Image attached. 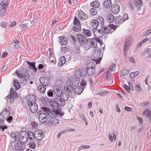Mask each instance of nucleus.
I'll list each match as a JSON object with an SVG mask.
<instances>
[{"label":"nucleus","instance_id":"37998d69","mask_svg":"<svg viewBox=\"0 0 151 151\" xmlns=\"http://www.w3.org/2000/svg\"><path fill=\"white\" fill-rule=\"evenodd\" d=\"M63 84V82L59 79L57 80L55 83L56 85L60 87H61L62 86Z\"/></svg>","mask_w":151,"mask_h":151},{"label":"nucleus","instance_id":"ddd939ff","mask_svg":"<svg viewBox=\"0 0 151 151\" xmlns=\"http://www.w3.org/2000/svg\"><path fill=\"white\" fill-rule=\"evenodd\" d=\"M111 12L114 14H117L120 11V7L118 4L113 5L111 8Z\"/></svg>","mask_w":151,"mask_h":151},{"label":"nucleus","instance_id":"052dcab7","mask_svg":"<svg viewBox=\"0 0 151 151\" xmlns=\"http://www.w3.org/2000/svg\"><path fill=\"white\" fill-rule=\"evenodd\" d=\"M98 20L99 21V22H100L101 24H103L104 23V19L103 18L101 17H98Z\"/></svg>","mask_w":151,"mask_h":151},{"label":"nucleus","instance_id":"0e129e2a","mask_svg":"<svg viewBox=\"0 0 151 151\" xmlns=\"http://www.w3.org/2000/svg\"><path fill=\"white\" fill-rule=\"evenodd\" d=\"M5 10L6 9H1L0 10V16H2L4 15Z\"/></svg>","mask_w":151,"mask_h":151},{"label":"nucleus","instance_id":"1a4fd4ad","mask_svg":"<svg viewBox=\"0 0 151 151\" xmlns=\"http://www.w3.org/2000/svg\"><path fill=\"white\" fill-rule=\"evenodd\" d=\"M34 136L37 139L40 140L44 137V133L41 130H37L34 132Z\"/></svg>","mask_w":151,"mask_h":151},{"label":"nucleus","instance_id":"7ed1b4c3","mask_svg":"<svg viewBox=\"0 0 151 151\" xmlns=\"http://www.w3.org/2000/svg\"><path fill=\"white\" fill-rule=\"evenodd\" d=\"M68 96L65 93L61 94L60 95L56 96L54 98L55 102L58 107L59 106H64L65 104V101L68 99Z\"/></svg>","mask_w":151,"mask_h":151},{"label":"nucleus","instance_id":"4be33fe9","mask_svg":"<svg viewBox=\"0 0 151 151\" xmlns=\"http://www.w3.org/2000/svg\"><path fill=\"white\" fill-rule=\"evenodd\" d=\"M26 62L28 64L29 66L30 67V69H32L33 72L35 73L37 71V70L35 66V63H30L27 61H26Z\"/></svg>","mask_w":151,"mask_h":151},{"label":"nucleus","instance_id":"6e6d98bb","mask_svg":"<svg viewBox=\"0 0 151 151\" xmlns=\"http://www.w3.org/2000/svg\"><path fill=\"white\" fill-rule=\"evenodd\" d=\"M116 65L115 64H113L110 67V69L111 70L114 71L116 69Z\"/></svg>","mask_w":151,"mask_h":151},{"label":"nucleus","instance_id":"79ce46f5","mask_svg":"<svg viewBox=\"0 0 151 151\" xmlns=\"http://www.w3.org/2000/svg\"><path fill=\"white\" fill-rule=\"evenodd\" d=\"M0 5L3 9H6L7 7L8 3H6L5 4L4 1H2Z\"/></svg>","mask_w":151,"mask_h":151},{"label":"nucleus","instance_id":"f257e3e1","mask_svg":"<svg viewBox=\"0 0 151 151\" xmlns=\"http://www.w3.org/2000/svg\"><path fill=\"white\" fill-rule=\"evenodd\" d=\"M74 41H76L79 42L81 45H84V49L87 51L90 48L93 47L94 48L97 47V41L94 38H73Z\"/></svg>","mask_w":151,"mask_h":151},{"label":"nucleus","instance_id":"c756f323","mask_svg":"<svg viewBox=\"0 0 151 151\" xmlns=\"http://www.w3.org/2000/svg\"><path fill=\"white\" fill-rule=\"evenodd\" d=\"M46 88V86H44L43 85H40L38 87V89L42 93H45Z\"/></svg>","mask_w":151,"mask_h":151},{"label":"nucleus","instance_id":"0eeeda50","mask_svg":"<svg viewBox=\"0 0 151 151\" xmlns=\"http://www.w3.org/2000/svg\"><path fill=\"white\" fill-rule=\"evenodd\" d=\"M95 63L93 62H90L88 64L86 67L88 76H91L94 74L95 72Z\"/></svg>","mask_w":151,"mask_h":151},{"label":"nucleus","instance_id":"412c9836","mask_svg":"<svg viewBox=\"0 0 151 151\" xmlns=\"http://www.w3.org/2000/svg\"><path fill=\"white\" fill-rule=\"evenodd\" d=\"M91 26L93 27V29H96L99 25V22L96 20L93 19L91 24Z\"/></svg>","mask_w":151,"mask_h":151},{"label":"nucleus","instance_id":"cd10ccee","mask_svg":"<svg viewBox=\"0 0 151 151\" xmlns=\"http://www.w3.org/2000/svg\"><path fill=\"white\" fill-rule=\"evenodd\" d=\"M100 5V2L98 1H95L91 3V6L92 7L97 8H98Z\"/></svg>","mask_w":151,"mask_h":151},{"label":"nucleus","instance_id":"a211bd4d","mask_svg":"<svg viewBox=\"0 0 151 151\" xmlns=\"http://www.w3.org/2000/svg\"><path fill=\"white\" fill-rule=\"evenodd\" d=\"M124 22V19H123V17L122 16L119 15L116 17L114 20V22L116 24L120 23H122Z\"/></svg>","mask_w":151,"mask_h":151},{"label":"nucleus","instance_id":"3c124183","mask_svg":"<svg viewBox=\"0 0 151 151\" xmlns=\"http://www.w3.org/2000/svg\"><path fill=\"white\" fill-rule=\"evenodd\" d=\"M151 33V28L148 29L143 35L144 37H146L149 34Z\"/></svg>","mask_w":151,"mask_h":151},{"label":"nucleus","instance_id":"4468645a","mask_svg":"<svg viewBox=\"0 0 151 151\" xmlns=\"http://www.w3.org/2000/svg\"><path fill=\"white\" fill-rule=\"evenodd\" d=\"M38 118L40 122L46 123L48 120V117L45 113H41L39 114Z\"/></svg>","mask_w":151,"mask_h":151},{"label":"nucleus","instance_id":"603ef678","mask_svg":"<svg viewBox=\"0 0 151 151\" xmlns=\"http://www.w3.org/2000/svg\"><path fill=\"white\" fill-rule=\"evenodd\" d=\"M109 28L111 29L115 30L116 27H118L117 26H116L113 24H110L109 26Z\"/></svg>","mask_w":151,"mask_h":151},{"label":"nucleus","instance_id":"bb28decb","mask_svg":"<svg viewBox=\"0 0 151 151\" xmlns=\"http://www.w3.org/2000/svg\"><path fill=\"white\" fill-rule=\"evenodd\" d=\"M14 85L16 90H18L21 87V85L19 82H17V79H14Z\"/></svg>","mask_w":151,"mask_h":151},{"label":"nucleus","instance_id":"8fccbe9b","mask_svg":"<svg viewBox=\"0 0 151 151\" xmlns=\"http://www.w3.org/2000/svg\"><path fill=\"white\" fill-rule=\"evenodd\" d=\"M27 136H28V138H29L30 140L32 139V137L34 136V133L32 132H29L27 134Z\"/></svg>","mask_w":151,"mask_h":151},{"label":"nucleus","instance_id":"c85d7f7f","mask_svg":"<svg viewBox=\"0 0 151 151\" xmlns=\"http://www.w3.org/2000/svg\"><path fill=\"white\" fill-rule=\"evenodd\" d=\"M49 104L50 106L54 109H58V107L55 101H51L49 102Z\"/></svg>","mask_w":151,"mask_h":151},{"label":"nucleus","instance_id":"39448f33","mask_svg":"<svg viewBox=\"0 0 151 151\" xmlns=\"http://www.w3.org/2000/svg\"><path fill=\"white\" fill-rule=\"evenodd\" d=\"M16 73L18 77L21 79V82L22 85H26L27 84V79L28 78V77L25 73H22L20 71L18 70L16 71Z\"/></svg>","mask_w":151,"mask_h":151},{"label":"nucleus","instance_id":"2eb2a0df","mask_svg":"<svg viewBox=\"0 0 151 151\" xmlns=\"http://www.w3.org/2000/svg\"><path fill=\"white\" fill-rule=\"evenodd\" d=\"M133 40L132 38H129L125 42L124 45V52L127 51L129 49V48L132 44Z\"/></svg>","mask_w":151,"mask_h":151},{"label":"nucleus","instance_id":"c9c22d12","mask_svg":"<svg viewBox=\"0 0 151 151\" xmlns=\"http://www.w3.org/2000/svg\"><path fill=\"white\" fill-rule=\"evenodd\" d=\"M76 35L77 38H85L83 37V36L82 35L80 34H76L75 32H73L72 34L70 35L71 38H75V36Z\"/></svg>","mask_w":151,"mask_h":151},{"label":"nucleus","instance_id":"09e8293b","mask_svg":"<svg viewBox=\"0 0 151 151\" xmlns=\"http://www.w3.org/2000/svg\"><path fill=\"white\" fill-rule=\"evenodd\" d=\"M31 125L32 128L34 129H37L38 127V124L35 122H32L31 123Z\"/></svg>","mask_w":151,"mask_h":151},{"label":"nucleus","instance_id":"9b49d317","mask_svg":"<svg viewBox=\"0 0 151 151\" xmlns=\"http://www.w3.org/2000/svg\"><path fill=\"white\" fill-rule=\"evenodd\" d=\"M9 115V111L7 109H4L0 114V120L4 121Z\"/></svg>","mask_w":151,"mask_h":151},{"label":"nucleus","instance_id":"bf43d9fd","mask_svg":"<svg viewBox=\"0 0 151 151\" xmlns=\"http://www.w3.org/2000/svg\"><path fill=\"white\" fill-rule=\"evenodd\" d=\"M123 19H124V22L125 21L127 20L128 19V16L127 14L125 13L123 15Z\"/></svg>","mask_w":151,"mask_h":151},{"label":"nucleus","instance_id":"de8ad7c7","mask_svg":"<svg viewBox=\"0 0 151 151\" xmlns=\"http://www.w3.org/2000/svg\"><path fill=\"white\" fill-rule=\"evenodd\" d=\"M81 29V26L76 25L73 27V29L75 32H78Z\"/></svg>","mask_w":151,"mask_h":151},{"label":"nucleus","instance_id":"6ab92c4d","mask_svg":"<svg viewBox=\"0 0 151 151\" xmlns=\"http://www.w3.org/2000/svg\"><path fill=\"white\" fill-rule=\"evenodd\" d=\"M40 81L41 83L44 86H48V79L46 77H42L40 78Z\"/></svg>","mask_w":151,"mask_h":151},{"label":"nucleus","instance_id":"aec40b11","mask_svg":"<svg viewBox=\"0 0 151 151\" xmlns=\"http://www.w3.org/2000/svg\"><path fill=\"white\" fill-rule=\"evenodd\" d=\"M104 6L106 8L110 9L112 6L111 1L110 0H106L104 3Z\"/></svg>","mask_w":151,"mask_h":151},{"label":"nucleus","instance_id":"2f4dec72","mask_svg":"<svg viewBox=\"0 0 151 151\" xmlns=\"http://www.w3.org/2000/svg\"><path fill=\"white\" fill-rule=\"evenodd\" d=\"M107 19L109 23H112L115 20L114 17L112 14H110L108 15Z\"/></svg>","mask_w":151,"mask_h":151},{"label":"nucleus","instance_id":"a878e982","mask_svg":"<svg viewBox=\"0 0 151 151\" xmlns=\"http://www.w3.org/2000/svg\"><path fill=\"white\" fill-rule=\"evenodd\" d=\"M66 62L65 59L64 57L62 56L60 59V60L58 63V66L59 67L62 66Z\"/></svg>","mask_w":151,"mask_h":151},{"label":"nucleus","instance_id":"a19ab883","mask_svg":"<svg viewBox=\"0 0 151 151\" xmlns=\"http://www.w3.org/2000/svg\"><path fill=\"white\" fill-rule=\"evenodd\" d=\"M90 12L92 16H95L97 13L96 10L94 8H91L90 10Z\"/></svg>","mask_w":151,"mask_h":151},{"label":"nucleus","instance_id":"e2e57ef3","mask_svg":"<svg viewBox=\"0 0 151 151\" xmlns=\"http://www.w3.org/2000/svg\"><path fill=\"white\" fill-rule=\"evenodd\" d=\"M90 147V146H87L86 145H83L81 146L79 148V149L81 150L82 149H88Z\"/></svg>","mask_w":151,"mask_h":151},{"label":"nucleus","instance_id":"69168bd1","mask_svg":"<svg viewBox=\"0 0 151 151\" xmlns=\"http://www.w3.org/2000/svg\"><path fill=\"white\" fill-rule=\"evenodd\" d=\"M124 87L127 91L128 92H130L129 88L128 86L126 84H124Z\"/></svg>","mask_w":151,"mask_h":151},{"label":"nucleus","instance_id":"7c9ffc66","mask_svg":"<svg viewBox=\"0 0 151 151\" xmlns=\"http://www.w3.org/2000/svg\"><path fill=\"white\" fill-rule=\"evenodd\" d=\"M83 35L86 37H89L91 35V33L90 30L83 29Z\"/></svg>","mask_w":151,"mask_h":151},{"label":"nucleus","instance_id":"13d9d810","mask_svg":"<svg viewBox=\"0 0 151 151\" xmlns=\"http://www.w3.org/2000/svg\"><path fill=\"white\" fill-rule=\"evenodd\" d=\"M11 136L13 138L16 139H18V136L17 135L16 133H14V132H12L11 133Z\"/></svg>","mask_w":151,"mask_h":151},{"label":"nucleus","instance_id":"473e14b6","mask_svg":"<svg viewBox=\"0 0 151 151\" xmlns=\"http://www.w3.org/2000/svg\"><path fill=\"white\" fill-rule=\"evenodd\" d=\"M60 88L58 86V87H56V88H54V91L56 94V96H58V95H60L61 94H64V93H61Z\"/></svg>","mask_w":151,"mask_h":151},{"label":"nucleus","instance_id":"423d86ee","mask_svg":"<svg viewBox=\"0 0 151 151\" xmlns=\"http://www.w3.org/2000/svg\"><path fill=\"white\" fill-rule=\"evenodd\" d=\"M17 92L14 90L13 88H11L10 94L6 97V99L7 101L9 99L10 103L12 104L14 101V99L17 98Z\"/></svg>","mask_w":151,"mask_h":151},{"label":"nucleus","instance_id":"5701e85b","mask_svg":"<svg viewBox=\"0 0 151 151\" xmlns=\"http://www.w3.org/2000/svg\"><path fill=\"white\" fill-rule=\"evenodd\" d=\"M93 31L96 38H101L102 37L100 31L96 29H93Z\"/></svg>","mask_w":151,"mask_h":151},{"label":"nucleus","instance_id":"f3484780","mask_svg":"<svg viewBox=\"0 0 151 151\" xmlns=\"http://www.w3.org/2000/svg\"><path fill=\"white\" fill-rule=\"evenodd\" d=\"M78 17L80 19L84 20L87 19L88 17V15L82 11H80L78 13Z\"/></svg>","mask_w":151,"mask_h":151},{"label":"nucleus","instance_id":"6e6552de","mask_svg":"<svg viewBox=\"0 0 151 151\" xmlns=\"http://www.w3.org/2000/svg\"><path fill=\"white\" fill-rule=\"evenodd\" d=\"M26 134V132L25 131H22L20 132L18 136V139L20 142H24L27 141L28 138H27Z\"/></svg>","mask_w":151,"mask_h":151},{"label":"nucleus","instance_id":"338daca9","mask_svg":"<svg viewBox=\"0 0 151 151\" xmlns=\"http://www.w3.org/2000/svg\"><path fill=\"white\" fill-rule=\"evenodd\" d=\"M94 39L97 41V43L98 42L99 43L100 45H102L103 42L101 40L99 39V38H94Z\"/></svg>","mask_w":151,"mask_h":151},{"label":"nucleus","instance_id":"a18cd8bd","mask_svg":"<svg viewBox=\"0 0 151 151\" xmlns=\"http://www.w3.org/2000/svg\"><path fill=\"white\" fill-rule=\"evenodd\" d=\"M135 91L139 93L142 90L141 86L139 84L136 85L135 87Z\"/></svg>","mask_w":151,"mask_h":151},{"label":"nucleus","instance_id":"58836bf2","mask_svg":"<svg viewBox=\"0 0 151 151\" xmlns=\"http://www.w3.org/2000/svg\"><path fill=\"white\" fill-rule=\"evenodd\" d=\"M139 74V72L138 71L135 72L131 73L129 75V77L131 78H133L136 77Z\"/></svg>","mask_w":151,"mask_h":151},{"label":"nucleus","instance_id":"20e7f679","mask_svg":"<svg viewBox=\"0 0 151 151\" xmlns=\"http://www.w3.org/2000/svg\"><path fill=\"white\" fill-rule=\"evenodd\" d=\"M24 145L15 140L11 144V147L14 150H19L24 149Z\"/></svg>","mask_w":151,"mask_h":151},{"label":"nucleus","instance_id":"f704fd0d","mask_svg":"<svg viewBox=\"0 0 151 151\" xmlns=\"http://www.w3.org/2000/svg\"><path fill=\"white\" fill-rule=\"evenodd\" d=\"M129 73V71L127 69H124L120 73L121 76H122L128 74Z\"/></svg>","mask_w":151,"mask_h":151},{"label":"nucleus","instance_id":"680f3d73","mask_svg":"<svg viewBox=\"0 0 151 151\" xmlns=\"http://www.w3.org/2000/svg\"><path fill=\"white\" fill-rule=\"evenodd\" d=\"M80 84L83 86H85L86 84V81L84 80H82Z\"/></svg>","mask_w":151,"mask_h":151},{"label":"nucleus","instance_id":"864d4df0","mask_svg":"<svg viewBox=\"0 0 151 151\" xmlns=\"http://www.w3.org/2000/svg\"><path fill=\"white\" fill-rule=\"evenodd\" d=\"M61 51L63 53H65L68 51V49L66 46L62 47L61 48Z\"/></svg>","mask_w":151,"mask_h":151},{"label":"nucleus","instance_id":"dca6fc26","mask_svg":"<svg viewBox=\"0 0 151 151\" xmlns=\"http://www.w3.org/2000/svg\"><path fill=\"white\" fill-rule=\"evenodd\" d=\"M55 116H56V115ZM55 116L54 117H52L53 118L48 121V124L49 126L52 127L57 125L59 123V120L55 118Z\"/></svg>","mask_w":151,"mask_h":151},{"label":"nucleus","instance_id":"5fc2aeb1","mask_svg":"<svg viewBox=\"0 0 151 151\" xmlns=\"http://www.w3.org/2000/svg\"><path fill=\"white\" fill-rule=\"evenodd\" d=\"M7 25V23L4 21L2 22L0 24V26L3 28L6 27Z\"/></svg>","mask_w":151,"mask_h":151},{"label":"nucleus","instance_id":"b1692460","mask_svg":"<svg viewBox=\"0 0 151 151\" xmlns=\"http://www.w3.org/2000/svg\"><path fill=\"white\" fill-rule=\"evenodd\" d=\"M83 89V87L81 86H77L75 88L74 91L77 94H80L82 92Z\"/></svg>","mask_w":151,"mask_h":151},{"label":"nucleus","instance_id":"ea45409f","mask_svg":"<svg viewBox=\"0 0 151 151\" xmlns=\"http://www.w3.org/2000/svg\"><path fill=\"white\" fill-rule=\"evenodd\" d=\"M74 24L76 25L81 26L80 21L76 17H75L74 18Z\"/></svg>","mask_w":151,"mask_h":151},{"label":"nucleus","instance_id":"e433bc0d","mask_svg":"<svg viewBox=\"0 0 151 151\" xmlns=\"http://www.w3.org/2000/svg\"><path fill=\"white\" fill-rule=\"evenodd\" d=\"M28 145L29 147L31 149H34L36 147L35 143L34 141H31L29 143Z\"/></svg>","mask_w":151,"mask_h":151},{"label":"nucleus","instance_id":"72a5a7b5","mask_svg":"<svg viewBox=\"0 0 151 151\" xmlns=\"http://www.w3.org/2000/svg\"><path fill=\"white\" fill-rule=\"evenodd\" d=\"M60 43L62 45H65L68 43L67 38H60Z\"/></svg>","mask_w":151,"mask_h":151},{"label":"nucleus","instance_id":"393cba45","mask_svg":"<svg viewBox=\"0 0 151 151\" xmlns=\"http://www.w3.org/2000/svg\"><path fill=\"white\" fill-rule=\"evenodd\" d=\"M134 3L135 5L138 6H137L138 11H140L141 9L140 7L142 5V0H134Z\"/></svg>","mask_w":151,"mask_h":151},{"label":"nucleus","instance_id":"4c0bfd02","mask_svg":"<svg viewBox=\"0 0 151 151\" xmlns=\"http://www.w3.org/2000/svg\"><path fill=\"white\" fill-rule=\"evenodd\" d=\"M81 75L83 77H86L88 74L87 69L84 68L81 71Z\"/></svg>","mask_w":151,"mask_h":151},{"label":"nucleus","instance_id":"f8f14e48","mask_svg":"<svg viewBox=\"0 0 151 151\" xmlns=\"http://www.w3.org/2000/svg\"><path fill=\"white\" fill-rule=\"evenodd\" d=\"M41 109L45 113L48 115L50 117H54L55 116V114L52 113L50 109L47 107H42Z\"/></svg>","mask_w":151,"mask_h":151},{"label":"nucleus","instance_id":"f03ea898","mask_svg":"<svg viewBox=\"0 0 151 151\" xmlns=\"http://www.w3.org/2000/svg\"><path fill=\"white\" fill-rule=\"evenodd\" d=\"M34 95L29 96L28 97L27 104L30 111L32 113H35L38 109L37 104L36 103V99Z\"/></svg>","mask_w":151,"mask_h":151},{"label":"nucleus","instance_id":"49530a36","mask_svg":"<svg viewBox=\"0 0 151 151\" xmlns=\"http://www.w3.org/2000/svg\"><path fill=\"white\" fill-rule=\"evenodd\" d=\"M95 54L96 55H94V58H98V59H99L100 57L101 52L100 51H96L95 52Z\"/></svg>","mask_w":151,"mask_h":151},{"label":"nucleus","instance_id":"9d476101","mask_svg":"<svg viewBox=\"0 0 151 151\" xmlns=\"http://www.w3.org/2000/svg\"><path fill=\"white\" fill-rule=\"evenodd\" d=\"M64 90L65 92L70 96H73L75 94L74 88L70 86H66L64 88Z\"/></svg>","mask_w":151,"mask_h":151},{"label":"nucleus","instance_id":"4d7b16f0","mask_svg":"<svg viewBox=\"0 0 151 151\" xmlns=\"http://www.w3.org/2000/svg\"><path fill=\"white\" fill-rule=\"evenodd\" d=\"M7 127L6 126L4 125L0 126V130L1 132H3L4 131L5 129H7Z\"/></svg>","mask_w":151,"mask_h":151},{"label":"nucleus","instance_id":"c03bdc74","mask_svg":"<svg viewBox=\"0 0 151 151\" xmlns=\"http://www.w3.org/2000/svg\"><path fill=\"white\" fill-rule=\"evenodd\" d=\"M109 27H104L103 29V32L104 34H107L110 32L111 29H109Z\"/></svg>","mask_w":151,"mask_h":151},{"label":"nucleus","instance_id":"774afa93","mask_svg":"<svg viewBox=\"0 0 151 151\" xmlns=\"http://www.w3.org/2000/svg\"><path fill=\"white\" fill-rule=\"evenodd\" d=\"M149 104V102H143L141 103L140 105L141 106H147Z\"/></svg>","mask_w":151,"mask_h":151}]
</instances>
